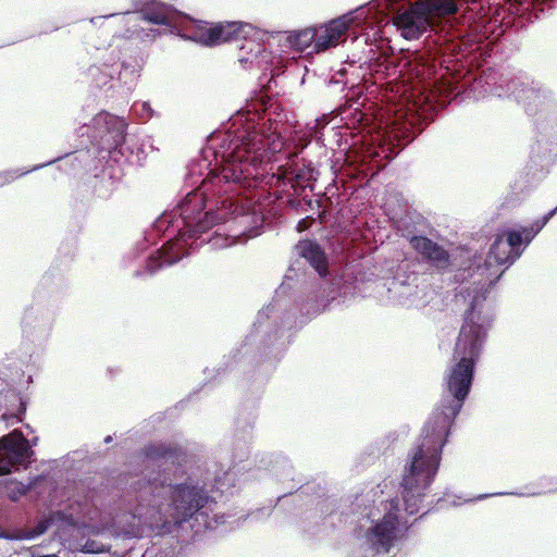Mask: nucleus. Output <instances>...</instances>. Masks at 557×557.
<instances>
[{
    "label": "nucleus",
    "instance_id": "obj_1",
    "mask_svg": "<svg viewBox=\"0 0 557 557\" xmlns=\"http://www.w3.org/2000/svg\"><path fill=\"white\" fill-rule=\"evenodd\" d=\"M557 0H373L359 8L355 20L380 27L392 22L405 39H418L428 29L424 51L407 62L410 86L379 122L373 145L394 159L429 123V114L453 98H470L479 63L510 27L520 28Z\"/></svg>",
    "mask_w": 557,
    "mask_h": 557
},
{
    "label": "nucleus",
    "instance_id": "obj_2",
    "mask_svg": "<svg viewBox=\"0 0 557 557\" xmlns=\"http://www.w3.org/2000/svg\"><path fill=\"white\" fill-rule=\"evenodd\" d=\"M323 115L314 120L310 134L290 129L283 134L276 121L239 110L207 138L201 160L188 166L186 181L200 186L186 193L176 205L164 211L136 245L135 257L144 252L156 238L169 233L170 238L146 259L143 270L134 276L154 275L164 267L177 263L190 253L201 235L231 218L244 215L236 199L243 190L257 186L264 175L263 165L276 161L277 154L296 158L312 137L329 124Z\"/></svg>",
    "mask_w": 557,
    "mask_h": 557
},
{
    "label": "nucleus",
    "instance_id": "obj_3",
    "mask_svg": "<svg viewBox=\"0 0 557 557\" xmlns=\"http://www.w3.org/2000/svg\"><path fill=\"white\" fill-rule=\"evenodd\" d=\"M145 470L122 496L132 536L147 529L153 536L172 534L190 520L205 521L216 504L215 491L234 485L231 465L194 455L173 442L144 447Z\"/></svg>",
    "mask_w": 557,
    "mask_h": 557
},
{
    "label": "nucleus",
    "instance_id": "obj_4",
    "mask_svg": "<svg viewBox=\"0 0 557 557\" xmlns=\"http://www.w3.org/2000/svg\"><path fill=\"white\" fill-rule=\"evenodd\" d=\"M295 248L319 276L307 300L299 305L287 297L300 269L301 262L297 260L288 268L272 301L258 312L252 331L243 344L224 356L222 364L215 370L216 376L226 371L253 370L257 389H261L286 351L289 343L286 331L296 323V309L304 315H315L324 311L337 296L346 298L359 292L358 285L363 280L359 261L354 260L331 271L327 257L315 240H300Z\"/></svg>",
    "mask_w": 557,
    "mask_h": 557
},
{
    "label": "nucleus",
    "instance_id": "obj_5",
    "mask_svg": "<svg viewBox=\"0 0 557 557\" xmlns=\"http://www.w3.org/2000/svg\"><path fill=\"white\" fill-rule=\"evenodd\" d=\"M480 354L475 348L455 345V362L446 371L442 398L408 451L404 467L400 494L409 515L419 512L438 472L443 448L470 394Z\"/></svg>",
    "mask_w": 557,
    "mask_h": 557
},
{
    "label": "nucleus",
    "instance_id": "obj_6",
    "mask_svg": "<svg viewBox=\"0 0 557 557\" xmlns=\"http://www.w3.org/2000/svg\"><path fill=\"white\" fill-rule=\"evenodd\" d=\"M470 98L484 95L508 97L520 103L534 121L536 136L531 148V161L546 170L557 154V101L553 91L542 83L488 67L473 78Z\"/></svg>",
    "mask_w": 557,
    "mask_h": 557
},
{
    "label": "nucleus",
    "instance_id": "obj_7",
    "mask_svg": "<svg viewBox=\"0 0 557 557\" xmlns=\"http://www.w3.org/2000/svg\"><path fill=\"white\" fill-rule=\"evenodd\" d=\"M123 18L131 21H145L153 25H165L169 32L185 40L200 42L205 46H214L230 40H243L238 48V61L243 66L268 62L269 52L263 47L267 32L249 23L225 22L214 26L194 20L172 5L158 0H144L134 12L122 13Z\"/></svg>",
    "mask_w": 557,
    "mask_h": 557
},
{
    "label": "nucleus",
    "instance_id": "obj_8",
    "mask_svg": "<svg viewBox=\"0 0 557 557\" xmlns=\"http://www.w3.org/2000/svg\"><path fill=\"white\" fill-rule=\"evenodd\" d=\"M26 412V404L15 388L0 389V431L20 423ZM38 437L32 444L23 432L14 429L0 437V475L26 468L34 456L32 445H37Z\"/></svg>",
    "mask_w": 557,
    "mask_h": 557
},
{
    "label": "nucleus",
    "instance_id": "obj_9",
    "mask_svg": "<svg viewBox=\"0 0 557 557\" xmlns=\"http://www.w3.org/2000/svg\"><path fill=\"white\" fill-rule=\"evenodd\" d=\"M403 510L410 516L404 506V502L398 498L388 500L382 518L377 516L373 508L364 505V497H356L352 512L358 516V537L364 530V545L372 552L373 557H384L388 555L397 539L396 532L401 517L398 515ZM389 557V556H387Z\"/></svg>",
    "mask_w": 557,
    "mask_h": 557
},
{
    "label": "nucleus",
    "instance_id": "obj_10",
    "mask_svg": "<svg viewBox=\"0 0 557 557\" xmlns=\"http://www.w3.org/2000/svg\"><path fill=\"white\" fill-rule=\"evenodd\" d=\"M409 243L430 268L442 275V282L446 286L471 284L473 264L469 250H461L458 257L453 256L443 246L423 235L412 236Z\"/></svg>",
    "mask_w": 557,
    "mask_h": 557
},
{
    "label": "nucleus",
    "instance_id": "obj_11",
    "mask_svg": "<svg viewBox=\"0 0 557 557\" xmlns=\"http://www.w3.org/2000/svg\"><path fill=\"white\" fill-rule=\"evenodd\" d=\"M32 485H25L13 480H0V510L11 503L17 502L30 490ZM51 520L46 516L28 517L25 523H0V539L10 541L35 540L46 533Z\"/></svg>",
    "mask_w": 557,
    "mask_h": 557
},
{
    "label": "nucleus",
    "instance_id": "obj_12",
    "mask_svg": "<svg viewBox=\"0 0 557 557\" xmlns=\"http://www.w3.org/2000/svg\"><path fill=\"white\" fill-rule=\"evenodd\" d=\"M474 295L469 308L465 312L463 324L460 329L456 344L468 348H475L481 352L482 345L494 320V307L487 301L486 294L492 289L482 285H474Z\"/></svg>",
    "mask_w": 557,
    "mask_h": 557
},
{
    "label": "nucleus",
    "instance_id": "obj_13",
    "mask_svg": "<svg viewBox=\"0 0 557 557\" xmlns=\"http://www.w3.org/2000/svg\"><path fill=\"white\" fill-rule=\"evenodd\" d=\"M391 298L404 307L424 308L434 298L435 292L409 263H401L388 286Z\"/></svg>",
    "mask_w": 557,
    "mask_h": 557
},
{
    "label": "nucleus",
    "instance_id": "obj_14",
    "mask_svg": "<svg viewBox=\"0 0 557 557\" xmlns=\"http://www.w3.org/2000/svg\"><path fill=\"white\" fill-rule=\"evenodd\" d=\"M57 311L48 299L42 300L41 293L34 296L33 304L25 309L21 327L24 338L35 344H42L48 341L52 333Z\"/></svg>",
    "mask_w": 557,
    "mask_h": 557
},
{
    "label": "nucleus",
    "instance_id": "obj_15",
    "mask_svg": "<svg viewBox=\"0 0 557 557\" xmlns=\"http://www.w3.org/2000/svg\"><path fill=\"white\" fill-rule=\"evenodd\" d=\"M472 274L471 285H482L483 287L493 288L500 280L505 270L498 271L500 265L505 263L512 264L511 252L509 248L494 249V243L491 245L490 250L485 258L481 255L471 256Z\"/></svg>",
    "mask_w": 557,
    "mask_h": 557
},
{
    "label": "nucleus",
    "instance_id": "obj_16",
    "mask_svg": "<svg viewBox=\"0 0 557 557\" xmlns=\"http://www.w3.org/2000/svg\"><path fill=\"white\" fill-rule=\"evenodd\" d=\"M557 214V207L548 211L542 218L535 220L530 226L511 228L506 232V239L497 236L494 240V249L509 248L511 252V262L520 258L524 249L535 238V236L545 227V225Z\"/></svg>",
    "mask_w": 557,
    "mask_h": 557
},
{
    "label": "nucleus",
    "instance_id": "obj_17",
    "mask_svg": "<svg viewBox=\"0 0 557 557\" xmlns=\"http://www.w3.org/2000/svg\"><path fill=\"white\" fill-rule=\"evenodd\" d=\"M257 419L255 406L243 407L235 419L232 444L234 458L243 460L249 454V444L253 437V428Z\"/></svg>",
    "mask_w": 557,
    "mask_h": 557
},
{
    "label": "nucleus",
    "instance_id": "obj_18",
    "mask_svg": "<svg viewBox=\"0 0 557 557\" xmlns=\"http://www.w3.org/2000/svg\"><path fill=\"white\" fill-rule=\"evenodd\" d=\"M96 124L99 128L102 147L108 151H121L126 137V121L123 117L102 112L97 116Z\"/></svg>",
    "mask_w": 557,
    "mask_h": 557
},
{
    "label": "nucleus",
    "instance_id": "obj_19",
    "mask_svg": "<svg viewBox=\"0 0 557 557\" xmlns=\"http://www.w3.org/2000/svg\"><path fill=\"white\" fill-rule=\"evenodd\" d=\"M350 21L345 16L332 20L327 24L313 26L314 52H324L346 39Z\"/></svg>",
    "mask_w": 557,
    "mask_h": 557
},
{
    "label": "nucleus",
    "instance_id": "obj_20",
    "mask_svg": "<svg viewBox=\"0 0 557 557\" xmlns=\"http://www.w3.org/2000/svg\"><path fill=\"white\" fill-rule=\"evenodd\" d=\"M119 61V66L114 67L115 77L127 90H132L140 76L144 59L137 48H124L120 51Z\"/></svg>",
    "mask_w": 557,
    "mask_h": 557
},
{
    "label": "nucleus",
    "instance_id": "obj_21",
    "mask_svg": "<svg viewBox=\"0 0 557 557\" xmlns=\"http://www.w3.org/2000/svg\"><path fill=\"white\" fill-rule=\"evenodd\" d=\"M258 469L267 471L277 481L294 480L290 460L282 453H263L257 460Z\"/></svg>",
    "mask_w": 557,
    "mask_h": 557
},
{
    "label": "nucleus",
    "instance_id": "obj_22",
    "mask_svg": "<svg viewBox=\"0 0 557 557\" xmlns=\"http://www.w3.org/2000/svg\"><path fill=\"white\" fill-rule=\"evenodd\" d=\"M70 280L66 271L60 269L58 265H52L41 277L39 286L35 294L41 293L42 300L46 296L49 298L64 293L69 288Z\"/></svg>",
    "mask_w": 557,
    "mask_h": 557
},
{
    "label": "nucleus",
    "instance_id": "obj_23",
    "mask_svg": "<svg viewBox=\"0 0 557 557\" xmlns=\"http://www.w3.org/2000/svg\"><path fill=\"white\" fill-rule=\"evenodd\" d=\"M286 41L289 47L305 52L311 48L309 53L314 52V28L308 27L300 30L290 32L286 36Z\"/></svg>",
    "mask_w": 557,
    "mask_h": 557
},
{
    "label": "nucleus",
    "instance_id": "obj_24",
    "mask_svg": "<svg viewBox=\"0 0 557 557\" xmlns=\"http://www.w3.org/2000/svg\"><path fill=\"white\" fill-rule=\"evenodd\" d=\"M103 66V70L98 66H92L89 69L90 75L96 78L97 85L100 88H103L114 78H116L114 65L104 63Z\"/></svg>",
    "mask_w": 557,
    "mask_h": 557
},
{
    "label": "nucleus",
    "instance_id": "obj_25",
    "mask_svg": "<svg viewBox=\"0 0 557 557\" xmlns=\"http://www.w3.org/2000/svg\"><path fill=\"white\" fill-rule=\"evenodd\" d=\"M94 195L95 197L106 200L110 198L115 189V182L111 176L109 177H95Z\"/></svg>",
    "mask_w": 557,
    "mask_h": 557
},
{
    "label": "nucleus",
    "instance_id": "obj_26",
    "mask_svg": "<svg viewBox=\"0 0 557 557\" xmlns=\"http://www.w3.org/2000/svg\"><path fill=\"white\" fill-rule=\"evenodd\" d=\"M398 440L399 433L397 431H388L374 443L376 451L373 449L371 454L376 456L385 455Z\"/></svg>",
    "mask_w": 557,
    "mask_h": 557
},
{
    "label": "nucleus",
    "instance_id": "obj_27",
    "mask_svg": "<svg viewBox=\"0 0 557 557\" xmlns=\"http://www.w3.org/2000/svg\"><path fill=\"white\" fill-rule=\"evenodd\" d=\"M58 159H54V160H51V161H48V162H45V163H41V164H37L35 166H33L30 170H26V171H23V172H18V170H7V171H1L0 172V186H3V185H7L11 182H13L15 178L20 177V176H23L32 171H37L39 169H42L47 165H50L52 163H54Z\"/></svg>",
    "mask_w": 557,
    "mask_h": 557
},
{
    "label": "nucleus",
    "instance_id": "obj_28",
    "mask_svg": "<svg viewBox=\"0 0 557 557\" xmlns=\"http://www.w3.org/2000/svg\"><path fill=\"white\" fill-rule=\"evenodd\" d=\"M103 548V544L98 543L97 541L94 540H88L83 546V552L88 554H99L104 552Z\"/></svg>",
    "mask_w": 557,
    "mask_h": 557
},
{
    "label": "nucleus",
    "instance_id": "obj_29",
    "mask_svg": "<svg viewBox=\"0 0 557 557\" xmlns=\"http://www.w3.org/2000/svg\"><path fill=\"white\" fill-rule=\"evenodd\" d=\"M132 109L140 112L143 119H149L153 114V110L148 102L135 103Z\"/></svg>",
    "mask_w": 557,
    "mask_h": 557
},
{
    "label": "nucleus",
    "instance_id": "obj_30",
    "mask_svg": "<svg viewBox=\"0 0 557 557\" xmlns=\"http://www.w3.org/2000/svg\"><path fill=\"white\" fill-rule=\"evenodd\" d=\"M141 34H138L140 38H150V40L161 35V32L156 28L141 29Z\"/></svg>",
    "mask_w": 557,
    "mask_h": 557
},
{
    "label": "nucleus",
    "instance_id": "obj_31",
    "mask_svg": "<svg viewBox=\"0 0 557 557\" xmlns=\"http://www.w3.org/2000/svg\"><path fill=\"white\" fill-rule=\"evenodd\" d=\"M518 495V496H534L539 495L540 493H531V494H522V493H494V494H482L476 497V499H485L490 496H497V495Z\"/></svg>",
    "mask_w": 557,
    "mask_h": 557
},
{
    "label": "nucleus",
    "instance_id": "obj_32",
    "mask_svg": "<svg viewBox=\"0 0 557 557\" xmlns=\"http://www.w3.org/2000/svg\"><path fill=\"white\" fill-rule=\"evenodd\" d=\"M260 234H261V231L259 230V227H253L248 231V237H250V238L256 237Z\"/></svg>",
    "mask_w": 557,
    "mask_h": 557
},
{
    "label": "nucleus",
    "instance_id": "obj_33",
    "mask_svg": "<svg viewBox=\"0 0 557 557\" xmlns=\"http://www.w3.org/2000/svg\"><path fill=\"white\" fill-rule=\"evenodd\" d=\"M2 388H4V392H5L8 388H13V387L11 386V384H10V383L4 382V381L0 377V389H2Z\"/></svg>",
    "mask_w": 557,
    "mask_h": 557
},
{
    "label": "nucleus",
    "instance_id": "obj_34",
    "mask_svg": "<svg viewBox=\"0 0 557 557\" xmlns=\"http://www.w3.org/2000/svg\"><path fill=\"white\" fill-rule=\"evenodd\" d=\"M112 441H113L112 435H107V436L104 437V440H103V442H104L106 444H110V443H112Z\"/></svg>",
    "mask_w": 557,
    "mask_h": 557
},
{
    "label": "nucleus",
    "instance_id": "obj_35",
    "mask_svg": "<svg viewBox=\"0 0 557 557\" xmlns=\"http://www.w3.org/2000/svg\"><path fill=\"white\" fill-rule=\"evenodd\" d=\"M33 557H59V556H57L55 554H50V555H39V556H33Z\"/></svg>",
    "mask_w": 557,
    "mask_h": 557
},
{
    "label": "nucleus",
    "instance_id": "obj_36",
    "mask_svg": "<svg viewBox=\"0 0 557 557\" xmlns=\"http://www.w3.org/2000/svg\"><path fill=\"white\" fill-rule=\"evenodd\" d=\"M116 14H109V15H106L104 17H112V16H115Z\"/></svg>",
    "mask_w": 557,
    "mask_h": 557
},
{
    "label": "nucleus",
    "instance_id": "obj_37",
    "mask_svg": "<svg viewBox=\"0 0 557 557\" xmlns=\"http://www.w3.org/2000/svg\"><path fill=\"white\" fill-rule=\"evenodd\" d=\"M97 18H98V17H92V18L90 20V22H91V23H95V21H96Z\"/></svg>",
    "mask_w": 557,
    "mask_h": 557
},
{
    "label": "nucleus",
    "instance_id": "obj_38",
    "mask_svg": "<svg viewBox=\"0 0 557 557\" xmlns=\"http://www.w3.org/2000/svg\"><path fill=\"white\" fill-rule=\"evenodd\" d=\"M434 504V499H432L430 503H428V505H433Z\"/></svg>",
    "mask_w": 557,
    "mask_h": 557
},
{
    "label": "nucleus",
    "instance_id": "obj_39",
    "mask_svg": "<svg viewBox=\"0 0 557 557\" xmlns=\"http://www.w3.org/2000/svg\"><path fill=\"white\" fill-rule=\"evenodd\" d=\"M556 491H557V487H556Z\"/></svg>",
    "mask_w": 557,
    "mask_h": 557
}]
</instances>
